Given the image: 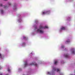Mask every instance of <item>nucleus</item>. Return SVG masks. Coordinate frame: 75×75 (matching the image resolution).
<instances>
[{
    "label": "nucleus",
    "mask_w": 75,
    "mask_h": 75,
    "mask_svg": "<svg viewBox=\"0 0 75 75\" xmlns=\"http://www.w3.org/2000/svg\"><path fill=\"white\" fill-rule=\"evenodd\" d=\"M64 57L66 58H69V55L68 54H64Z\"/></svg>",
    "instance_id": "11"
},
{
    "label": "nucleus",
    "mask_w": 75,
    "mask_h": 75,
    "mask_svg": "<svg viewBox=\"0 0 75 75\" xmlns=\"http://www.w3.org/2000/svg\"><path fill=\"white\" fill-rule=\"evenodd\" d=\"M5 58V56L4 55L1 54L0 53V58L1 59H4Z\"/></svg>",
    "instance_id": "8"
},
{
    "label": "nucleus",
    "mask_w": 75,
    "mask_h": 75,
    "mask_svg": "<svg viewBox=\"0 0 75 75\" xmlns=\"http://www.w3.org/2000/svg\"><path fill=\"white\" fill-rule=\"evenodd\" d=\"M60 75H64V74H63V73H60Z\"/></svg>",
    "instance_id": "19"
},
{
    "label": "nucleus",
    "mask_w": 75,
    "mask_h": 75,
    "mask_svg": "<svg viewBox=\"0 0 75 75\" xmlns=\"http://www.w3.org/2000/svg\"><path fill=\"white\" fill-rule=\"evenodd\" d=\"M0 75H3V74L1 73H0Z\"/></svg>",
    "instance_id": "22"
},
{
    "label": "nucleus",
    "mask_w": 75,
    "mask_h": 75,
    "mask_svg": "<svg viewBox=\"0 0 75 75\" xmlns=\"http://www.w3.org/2000/svg\"><path fill=\"white\" fill-rule=\"evenodd\" d=\"M57 63H58V61L56 60L54 62V64L55 65H57Z\"/></svg>",
    "instance_id": "14"
},
{
    "label": "nucleus",
    "mask_w": 75,
    "mask_h": 75,
    "mask_svg": "<svg viewBox=\"0 0 75 75\" xmlns=\"http://www.w3.org/2000/svg\"><path fill=\"white\" fill-rule=\"evenodd\" d=\"M66 29V28L64 26H62L60 28V29L59 30L60 32L62 31V30H65Z\"/></svg>",
    "instance_id": "5"
},
{
    "label": "nucleus",
    "mask_w": 75,
    "mask_h": 75,
    "mask_svg": "<svg viewBox=\"0 0 75 75\" xmlns=\"http://www.w3.org/2000/svg\"><path fill=\"white\" fill-rule=\"evenodd\" d=\"M17 21L18 23H21L22 21V18L21 17H19L17 20Z\"/></svg>",
    "instance_id": "7"
},
{
    "label": "nucleus",
    "mask_w": 75,
    "mask_h": 75,
    "mask_svg": "<svg viewBox=\"0 0 75 75\" xmlns=\"http://www.w3.org/2000/svg\"><path fill=\"white\" fill-rule=\"evenodd\" d=\"M3 6V5L2 4H0V6Z\"/></svg>",
    "instance_id": "24"
},
{
    "label": "nucleus",
    "mask_w": 75,
    "mask_h": 75,
    "mask_svg": "<svg viewBox=\"0 0 75 75\" xmlns=\"http://www.w3.org/2000/svg\"><path fill=\"white\" fill-rule=\"evenodd\" d=\"M25 38V37H23V38Z\"/></svg>",
    "instance_id": "28"
},
{
    "label": "nucleus",
    "mask_w": 75,
    "mask_h": 75,
    "mask_svg": "<svg viewBox=\"0 0 75 75\" xmlns=\"http://www.w3.org/2000/svg\"><path fill=\"white\" fill-rule=\"evenodd\" d=\"M31 54H32V53H31Z\"/></svg>",
    "instance_id": "32"
},
{
    "label": "nucleus",
    "mask_w": 75,
    "mask_h": 75,
    "mask_svg": "<svg viewBox=\"0 0 75 75\" xmlns=\"http://www.w3.org/2000/svg\"><path fill=\"white\" fill-rule=\"evenodd\" d=\"M25 42H23L22 44H21V46H22V47H24L25 46Z\"/></svg>",
    "instance_id": "9"
},
{
    "label": "nucleus",
    "mask_w": 75,
    "mask_h": 75,
    "mask_svg": "<svg viewBox=\"0 0 75 75\" xmlns=\"http://www.w3.org/2000/svg\"><path fill=\"white\" fill-rule=\"evenodd\" d=\"M18 70L19 71H21V69L20 68H19L18 69Z\"/></svg>",
    "instance_id": "18"
},
{
    "label": "nucleus",
    "mask_w": 75,
    "mask_h": 75,
    "mask_svg": "<svg viewBox=\"0 0 75 75\" xmlns=\"http://www.w3.org/2000/svg\"><path fill=\"white\" fill-rule=\"evenodd\" d=\"M14 10H17V7H16V6H14Z\"/></svg>",
    "instance_id": "16"
},
{
    "label": "nucleus",
    "mask_w": 75,
    "mask_h": 75,
    "mask_svg": "<svg viewBox=\"0 0 75 75\" xmlns=\"http://www.w3.org/2000/svg\"><path fill=\"white\" fill-rule=\"evenodd\" d=\"M60 71L61 70L60 69H57L56 68H54L53 69L52 71H47L46 72V74L48 75H52V72H54V71H57V72H60Z\"/></svg>",
    "instance_id": "2"
},
{
    "label": "nucleus",
    "mask_w": 75,
    "mask_h": 75,
    "mask_svg": "<svg viewBox=\"0 0 75 75\" xmlns=\"http://www.w3.org/2000/svg\"><path fill=\"white\" fill-rule=\"evenodd\" d=\"M64 48V46L62 45L61 46V48Z\"/></svg>",
    "instance_id": "17"
},
{
    "label": "nucleus",
    "mask_w": 75,
    "mask_h": 75,
    "mask_svg": "<svg viewBox=\"0 0 75 75\" xmlns=\"http://www.w3.org/2000/svg\"><path fill=\"white\" fill-rule=\"evenodd\" d=\"M68 20H70L71 19V18L69 17H68Z\"/></svg>",
    "instance_id": "23"
},
{
    "label": "nucleus",
    "mask_w": 75,
    "mask_h": 75,
    "mask_svg": "<svg viewBox=\"0 0 75 75\" xmlns=\"http://www.w3.org/2000/svg\"><path fill=\"white\" fill-rule=\"evenodd\" d=\"M8 4L9 5H11V3H8Z\"/></svg>",
    "instance_id": "20"
},
{
    "label": "nucleus",
    "mask_w": 75,
    "mask_h": 75,
    "mask_svg": "<svg viewBox=\"0 0 75 75\" xmlns=\"http://www.w3.org/2000/svg\"><path fill=\"white\" fill-rule=\"evenodd\" d=\"M2 68H3V67L0 66V69H1Z\"/></svg>",
    "instance_id": "21"
},
{
    "label": "nucleus",
    "mask_w": 75,
    "mask_h": 75,
    "mask_svg": "<svg viewBox=\"0 0 75 75\" xmlns=\"http://www.w3.org/2000/svg\"><path fill=\"white\" fill-rule=\"evenodd\" d=\"M40 63L41 64V62H40Z\"/></svg>",
    "instance_id": "29"
},
{
    "label": "nucleus",
    "mask_w": 75,
    "mask_h": 75,
    "mask_svg": "<svg viewBox=\"0 0 75 75\" xmlns=\"http://www.w3.org/2000/svg\"><path fill=\"white\" fill-rule=\"evenodd\" d=\"M4 7H7V6H4Z\"/></svg>",
    "instance_id": "25"
},
{
    "label": "nucleus",
    "mask_w": 75,
    "mask_h": 75,
    "mask_svg": "<svg viewBox=\"0 0 75 75\" xmlns=\"http://www.w3.org/2000/svg\"><path fill=\"white\" fill-rule=\"evenodd\" d=\"M27 66H28V64H27V62L26 61L25 62L24 66H25V67Z\"/></svg>",
    "instance_id": "12"
},
{
    "label": "nucleus",
    "mask_w": 75,
    "mask_h": 75,
    "mask_svg": "<svg viewBox=\"0 0 75 75\" xmlns=\"http://www.w3.org/2000/svg\"><path fill=\"white\" fill-rule=\"evenodd\" d=\"M51 11L50 10H45L43 11L42 12V15H44L45 14H48L49 13H50Z\"/></svg>",
    "instance_id": "3"
},
{
    "label": "nucleus",
    "mask_w": 75,
    "mask_h": 75,
    "mask_svg": "<svg viewBox=\"0 0 75 75\" xmlns=\"http://www.w3.org/2000/svg\"><path fill=\"white\" fill-rule=\"evenodd\" d=\"M0 13L1 14H3L4 13V11H3V10L2 9L1 10Z\"/></svg>",
    "instance_id": "10"
},
{
    "label": "nucleus",
    "mask_w": 75,
    "mask_h": 75,
    "mask_svg": "<svg viewBox=\"0 0 75 75\" xmlns=\"http://www.w3.org/2000/svg\"><path fill=\"white\" fill-rule=\"evenodd\" d=\"M69 75H75V74H74V75H73V74H70Z\"/></svg>",
    "instance_id": "26"
},
{
    "label": "nucleus",
    "mask_w": 75,
    "mask_h": 75,
    "mask_svg": "<svg viewBox=\"0 0 75 75\" xmlns=\"http://www.w3.org/2000/svg\"><path fill=\"white\" fill-rule=\"evenodd\" d=\"M0 35H1V33H0Z\"/></svg>",
    "instance_id": "30"
},
{
    "label": "nucleus",
    "mask_w": 75,
    "mask_h": 75,
    "mask_svg": "<svg viewBox=\"0 0 75 75\" xmlns=\"http://www.w3.org/2000/svg\"><path fill=\"white\" fill-rule=\"evenodd\" d=\"M71 53L73 54H75V48H73L71 49Z\"/></svg>",
    "instance_id": "6"
},
{
    "label": "nucleus",
    "mask_w": 75,
    "mask_h": 75,
    "mask_svg": "<svg viewBox=\"0 0 75 75\" xmlns=\"http://www.w3.org/2000/svg\"><path fill=\"white\" fill-rule=\"evenodd\" d=\"M5 0V1H6V0Z\"/></svg>",
    "instance_id": "31"
},
{
    "label": "nucleus",
    "mask_w": 75,
    "mask_h": 75,
    "mask_svg": "<svg viewBox=\"0 0 75 75\" xmlns=\"http://www.w3.org/2000/svg\"><path fill=\"white\" fill-rule=\"evenodd\" d=\"M29 66H32V65H34L35 67H38V65L35 62H33L30 64Z\"/></svg>",
    "instance_id": "4"
},
{
    "label": "nucleus",
    "mask_w": 75,
    "mask_h": 75,
    "mask_svg": "<svg viewBox=\"0 0 75 75\" xmlns=\"http://www.w3.org/2000/svg\"><path fill=\"white\" fill-rule=\"evenodd\" d=\"M70 41V40H68L66 41V44H68V43H69V42Z\"/></svg>",
    "instance_id": "13"
},
{
    "label": "nucleus",
    "mask_w": 75,
    "mask_h": 75,
    "mask_svg": "<svg viewBox=\"0 0 75 75\" xmlns=\"http://www.w3.org/2000/svg\"><path fill=\"white\" fill-rule=\"evenodd\" d=\"M7 70L9 72H11V69H10L9 68H8Z\"/></svg>",
    "instance_id": "15"
},
{
    "label": "nucleus",
    "mask_w": 75,
    "mask_h": 75,
    "mask_svg": "<svg viewBox=\"0 0 75 75\" xmlns=\"http://www.w3.org/2000/svg\"><path fill=\"white\" fill-rule=\"evenodd\" d=\"M5 75H9L8 74H5Z\"/></svg>",
    "instance_id": "27"
},
{
    "label": "nucleus",
    "mask_w": 75,
    "mask_h": 75,
    "mask_svg": "<svg viewBox=\"0 0 75 75\" xmlns=\"http://www.w3.org/2000/svg\"><path fill=\"white\" fill-rule=\"evenodd\" d=\"M48 28V27L47 25H46L45 27H43L42 26L40 25L39 28H35V31L36 33L43 34L44 33V31L42 30V29H46Z\"/></svg>",
    "instance_id": "1"
}]
</instances>
